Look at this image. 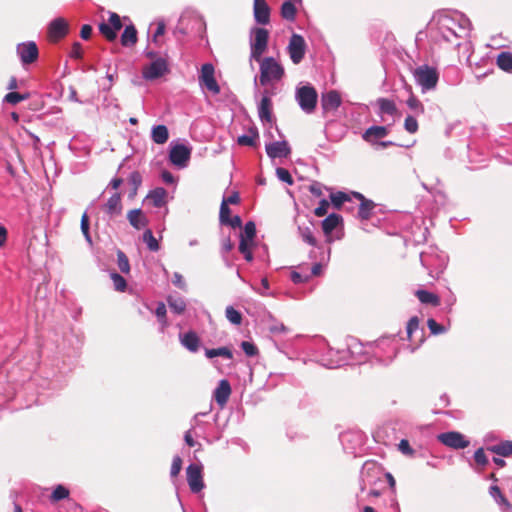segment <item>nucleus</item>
I'll return each mask as SVG.
<instances>
[{
	"instance_id": "11",
	"label": "nucleus",
	"mask_w": 512,
	"mask_h": 512,
	"mask_svg": "<svg viewBox=\"0 0 512 512\" xmlns=\"http://www.w3.org/2000/svg\"><path fill=\"white\" fill-rule=\"evenodd\" d=\"M17 54L19 55L22 64L28 65L34 63L38 59L39 51L35 42L28 41L18 44Z\"/></svg>"
},
{
	"instance_id": "55",
	"label": "nucleus",
	"mask_w": 512,
	"mask_h": 512,
	"mask_svg": "<svg viewBox=\"0 0 512 512\" xmlns=\"http://www.w3.org/2000/svg\"><path fill=\"white\" fill-rule=\"evenodd\" d=\"M182 469V459L180 456H175L172 461L170 475L171 477H177Z\"/></svg>"
},
{
	"instance_id": "29",
	"label": "nucleus",
	"mask_w": 512,
	"mask_h": 512,
	"mask_svg": "<svg viewBox=\"0 0 512 512\" xmlns=\"http://www.w3.org/2000/svg\"><path fill=\"white\" fill-rule=\"evenodd\" d=\"M497 66L505 71V72H511L512 71V53L508 51H503L500 54H498L496 59Z\"/></svg>"
},
{
	"instance_id": "60",
	"label": "nucleus",
	"mask_w": 512,
	"mask_h": 512,
	"mask_svg": "<svg viewBox=\"0 0 512 512\" xmlns=\"http://www.w3.org/2000/svg\"><path fill=\"white\" fill-rule=\"evenodd\" d=\"M172 283L178 287L179 289H182V290H185L186 289V283L184 281V278L183 276L178 273V272H175L173 274V278H172Z\"/></svg>"
},
{
	"instance_id": "25",
	"label": "nucleus",
	"mask_w": 512,
	"mask_h": 512,
	"mask_svg": "<svg viewBox=\"0 0 512 512\" xmlns=\"http://www.w3.org/2000/svg\"><path fill=\"white\" fill-rule=\"evenodd\" d=\"M137 30L133 24L127 25L121 35V44L125 47L133 46L137 43Z\"/></svg>"
},
{
	"instance_id": "26",
	"label": "nucleus",
	"mask_w": 512,
	"mask_h": 512,
	"mask_svg": "<svg viewBox=\"0 0 512 512\" xmlns=\"http://www.w3.org/2000/svg\"><path fill=\"white\" fill-rule=\"evenodd\" d=\"M151 138L156 144H164L169 139V131L165 125H157L152 128Z\"/></svg>"
},
{
	"instance_id": "2",
	"label": "nucleus",
	"mask_w": 512,
	"mask_h": 512,
	"mask_svg": "<svg viewBox=\"0 0 512 512\" xmlns=\"http://www.w3.org/2000/svg\"><path fill=\"white\" fill-rule=\"evenodd\" d=\"M296 101L300 108L307 114L315 111L318 101L316 89L311 85L298 87L295 94Z\"/></svg>"
},
{
	"instance_id": "48",
	"label": "nucleus",
	"mask_w": 512,
	"mask_h": 512,
	"mask_svg": "<svg viewBox=\"0 0 512 512\" xmlns=\"http://www.w3.org/2000/svg\"><path fill=\"white\" fill-rule=\"evenodd\" d=\"M300 234H301L303 241L306 242L307 244H309L311 246L317 245V240L314 237L310 228L306 227V228L300 229Z\"/></svg>"
},
{
	"instance_id": "16",
	"label": "nucleus",
	"mask_w": 512,
	"mask_h": 512,
	"mask_svg": "<svg viewBox=\"0 0 512 512\" xmlns=\"http://www.w3.org/2000/svg\"><path fill=\"white\" fill-rule=\"evenodd\" d=\"M266 153L270 158L287 157L291 149L286 141H276L266 145Z\"/></svg>"
},
{
	"instance_id": "9",
	"label": "nucleus",
	"mask_w": 512,
	"mask_h": 512,
	"mask_svg": "<svg viewBox=\"0 0 512 512\" xmlns=\"http://www.w3.org/2000/svg\"><path fill=\"white\" fill-rule=\"evenodd\" d=\"M187 482L193 493H198L204 488L202 466L190 464L186 469Z\"/></svg>"
},
{
	"instance_id": "42",
	"label": "nucleus",
	"mask_w": 512,
	"mask_h": 512,
	"mask_svg": "<svg viewBox=\"0 0 512 512\" xmlns=\"http://www.w3.org/2000/svg\"><path fill=\"white\" fill-rule=\"evenodd\" d=\"M117 263H118V267L122 273L127 274L130 272V264H129L128 257L121 250L117 251Z\"/></svg>"
},
{
	"instance_id": "47",
	"label": "nucleus",
	"mask_w": 512,
	"mask_h": 512,
	"mask_svg": "<svg viewBox=\"0 0 512 512\" xmlns=\"http://www.w3.org/2000/svg\"><path fill=\"white\" fill-rule=\"evenodd\" d=\"M111 279H112L114 287L117 291L123 292L126 289V287H127L126 280L120 274L112 273Z\"/></svg>"
},
{
	"instance_id": "14",
	"label": "nucleus",
	"mask_w": 512,
	"mask_h": 512,
	"mask_svg": "<svg viewBox=\"0 0 512 512\" xmlns=\"http://www.w3.org/2000/svg\"><path fill=\"white\" fill-rule=\"evenodd\" d=\"M341 96L336 90H330L321 96V107L324 113L336 111L341 105Z\"/></svg>"
},
{
	"instance_id": "39",
	"label": "nucleus",
	"mask_w": 512,
	"mask_h": 512,
	"mask_svg": "<svg viewBox=\"0 0 512 512\" xmlns=\"http://www.w3.org/2000/svg\"><path fill=\"white\" fill-rule=\"evenodd\" d=\"M256 237V226L253 221H249L245 224L243 232L240 234V238H244L246 240H250V242H254Z\"/></svg>"
},
{
	"instance_id": "4",
	"label": "nucleus",
	"mask_w": 512,
	"mask_h": 512,
	"mask_svg": "<svg viewBox=\"0 0 512 512\" xmlns=\"http://www.w3.org/2000/svg\"><path fill=\"white\" fill-rule=\"evenodd\" d=\"M253 40L251 42V58L260 61L268 47L269 32L265 28H254Z\"/></svg>"
},
{
	"instance_id": "64",
	"label": "nucleus",
	"mask_w": 512,
	"mask_h": 512,
	"mask_svg": "<svg viewBox=\"0 0 512 512\" xmlns=\"http://www.w3.org/2000/svg\"><path fill=\"white\" fill-rule=\"evenodd\" d=\"M92 34V27L88 24H85L81 27L80 36L84 40H88Z\"/></svg>"
},
{
	"instance_id": "49",
	"label": "nucleus",
	"mask_w": 512,
	"mask_h": 512,
	"mask_svg": "<svg viewBox=\"0 0 512 512\" xmlns=\"http://www.w3.org/2000/svg\"><path fill=\"white\" fill-rule=\"evenodd\" d=\"M276 175L279 178V180L287 183L288 185H292L294 183V180L290 174V172L282 167H279L276 169Z\"/></svg>"
},
{
	"instance_id": "41",
	"label": "nucleus",
	"mask_w": 512,
	"mask_h": 512,
	"mask_svg": "<svg viewBox=\"0 0 512 512\" xmlns=\"http://www.w3.org/2000/svg\"><path fill=\"white\" fill-rule=\"evenodd\" d=\"M330 199H331V202H332L333 206L336 209H340L344 202L350 200V197H349L348 194L339 191V192H336V193H332L330 195Z\"/></svg>"
},
{
	"instance_id": "57",
	"label": "nucleus",
	"mask_w": 512,
	"mask_h": 512,
	"mask_svg": "<svg viewBox=\"0 0 512 512\" xmlns=\"http://www.w3.org/2000/svg\"><path fill=\"white\" fill-rule=\"evenodd\" d=\"M407 105L412 110L419 111L420 113L424 112V107L422 103L414 95H411L408 98Z\"/></svg>"
},
{
	"instance_id": "40",
	"label": "nucleus",
	"mask_w": 512,
	"mask_h": 512,
	"mask_svg": "<svg viewBox=\"0 0 512 512\" xmlns=\"http://www.w3.org/2000/svg\"><path fill=\"white\" fill-rule=\"evenodd\" d=\"M29 98V94L26 93V94H20L18 92H9L8 94L5 95L4 97V101L6 103H9L11 105H16L18 103H20L21 101H24L26 99Z\"/></svg>"
},
{
	"instance_id": "30",
	"label": "nucleus",
	"mask_w": 512,
	"mask_h": 512,
	"mask_svg": "<svg viewBox=\"0 0 512 512\" xmlns=\"http://www.w3.org/2000/svg\"><path fill=\"white\" fill-rule=\"evenodd\" d=\"M259 134L256 128H251L249 130V134L241 135L237 139V143L241 146H255L256 140L258 139Z\"/></svg>"
},
{
	"instance_id": "46",
	"label": "nucleus",
	"mask_w": 512,
	"mask_h": 512,
	"mask_svg": "<svg viewBox=\"0 0 512 512\" xmlns=\"http://www.w3.org/2000/svg\"><path fill=\"white\" fill-rule=\"evenodd\" d=\"M404 128L410 134L416 133L419 128L416 118L410 115L407 116L404 121Z\"/></svg>"
},
{
	"instance_id": "35",
	"label": "nucleus",
	"mask_w": 512,
	"mask_h": 512,
	"mask_svg": "<svg viewBox=\"0 0 512 512\" xmlns=\"http://www.w3.org/2000/svg\"><path fill=\"white\" fill-rule=\"evenodd\" d=\"M377 102L382 113L389 115H394L397 113V107L392 100L387 98H380Z\"/></svg>"
},
{
	"instance_id": "6",
	"label": "nucleus",
	"mask_w": 512,
	"mask_h": 512,
	"mask_svg": "<svg viewBox=\"0 0 512 512\" xmlns=\"http://www.w3.org/2000/svg\"><path fill=\"white\" fill-rule=\"evenodd\" d=\"M287 50L291 61L294 64H299L303 60L306 52V43L304 38L299 34H292Z\"/></svg>"
},
{
	"instance_id": "50",
	"label": "nucleus",
	"mask_w": 512,
	"mask_h": 512,
	"mask_svg": "<svg viewBox=\"0 0 512 512\" xmlns=\"http://www.w3.org/2000/svg\"><path fill=\"white\" fill-rule=\"evenodd\" d=\"M427 326L433 335H439L445 332V327L437 323L433 318L427 320Z\"/></svg>"
},
{
	"instance_id": "13",
	"label": "nucleus",
	"mask_w": 512,
	"mask_h": 512,
	"mask_svg": "<svg viewBox=\"0 0 512 512\" xmlns=\"http://www.w3.org/2000/svg\"><path fill=\"white\" fill-rule=\"evenodd\" d=\"M190 157L191 149L183 144H177L172 147L169 154L170 162L180 168H183L187 165Z\"/></svg>"
},
{
	"instance_id": "21",
	"label": "nucleus",
	"mask_w": 512,
	"mask_h": 512,
	"mask_svg": "<svg viewBox=\"0 0 512 512\" xmlns=\"http://www.w3.org/2000/svg\"><path fill=\"white\" fill-rule=\"evenodd\" d=\"M388 135V129L385 126H371L362 135L366 142H374L376 139L384 138Z\"/></svg>"
},
{
	"instance_id": "28",
	"label": "nucleus",
	"mask_w": 512,
	"mask_h": 512,
	"mask_svg": "<svg viewBox=\"0 0 512 512\" xmlns=\"http://www.w3.org/2000/svg\"><path fill=\"white\" fill-rule=\"evenodd\" d=\"M167 191L164 188H156L148 195V199L152 202L154 207L160 208L165 205Z\"/></svg>"
},
{
	"instance_id": "15",
	"label": "nucleus",
	"mask_w": 512,
	"mask_h": 512,
	"mask_svg": "<svg viewBox=\"0 0 512 512\" xmlns=\"http://www.w3.org/2000/svg\"><path fill=\"white\" fill-rule=\"evenodd\" d=\"M253 10L257 23L266 25L270 22V8L266 0H254Z\"/></svg>"
},
{
	"instance_id": "44",
	"label": "nucleus",
	"mask_w": 512,
	"mask_h": 512,
	"mask_svg": "<svg viewBox=\"0 0 512 512\" xmlns=\"http://www.w3.org/2000/svg\"><path fill=\"white\" fill-rule=\"evenodd\" d=\"M68 496H69V490L62 485H58L51 494V500L56 502V501L65 499Z\"/></svg>"
},
{
	"instance_id": "5",
	"label": "nucleus",
	"mask_w": 512,
	"mask_h": 512,
	"mask_svg": "<svg viewBox=\"0 0 512 512\" xmlns=\"http://www.w3.org/2000/svg\"><path fill=\"white\" fill-rule=\"evenodd\" d=\"M122 27L120 16L115 12H110L108 21L99 24V31L107 41L112 42L117 38V33Z\"/></svg>"
},
{
	"instance_id": "56",
	"label": "nucleus",
	"mask_w": 512,
	"mask_h": 512,
	"mask_svg": "<svg viewBox=\"0 0 512 512\" xmlns=\"http://www.w3.org/2000/svg\"><path fill=\"white\" fill-rule=\"evenodd\" d=\"M399 451L407 456H413L415 454L414 449L411 448L409 441L406 439H402L398 444Z\"/></svg>"
},
{
	"instance_id": "12",
	"label": "nucleus",
	"mask_w": 512,
	"mask_h": 512,
	"mask_svg": "<svg viewBox=\"0 0 512 512\" xmlns=\"http://www.w3.org/2000/svg\"><path fill=\"white\" fill-rule=\"evenodd\" d=\"M68 32V22L62 17L54 19L48 26V38L51 42H58L64 38Z\"/></svg>"
},
{
	"instance_id": "18",
	"label": "nucleus",
	"mask_w": 512,
	"mask_h": 512,
	"mask_svg": "<svg viewBox=\"0 0 512 512\" xmlns=\"http://www.w3.org/2000/svg\"><path fill=\"white\" fill-rule=\"evenodd\" d=\"M127 219L131 226L140 230L147 226L148 220L141 209H132L127 213Z\"/></svg>"
},
{
	"instance_id": "17",
	"label": "nucleus",
	"mask_w": 512,
	"mask_h": 512,
	"mask_svg": "<svg viewBox=\"0 0 512 512\" xmlns=\"http://www.w3.org/2000/svg\"><path fill=\"white\" fill-rule=\"evenodd\" d=\"M231 395V386L228 380L223 379L219 382L214 391V399L216 403L222 408L227 403Z\"/></svg>"
},
{
	"instance_id": "43",
	"label": "nucleus",
	"mask_w": 512,
	"mask_h": 512,
	"mask_svg": "<svg viewBox=\"0 0 512 512\" xmlns=\"http://www.w3.org/2000/svg\"><path fill=\"white\" fill-rule=\"evenodd\" d=\"M128 182L132 186L131 196H134L142 183L141 174L138 171L132 172L128 178Z\"/></svg>"
},
{
	"instance_id": "24",
	"label": "nucleus",
	"mask_w": 512,
	"mask_h": 512,
	"mask_svg": "<svg viewBox=\"0 0 512 512\" xmlns=\"http://www.w3.org/2000/svg\"><path fill=\"white\" fill-rule=\"evenodd\" d=\"M415 295L422 304L431 305L433 307L440 305V298L435 293L429 292L427 290H417Z\"/></svg>"
},
{
	"instance_id": "36",
	"label": "nucleus",
	"mask_w": 512,
	"mask_h": 512,
	"mask_svg": "<svg viewBox=\"0 0 512 512\" xmlns=\"http://www.w3.org/2000/svg\"><path fill=\"white\" fill-rule=\"evenodd\" d=\"M143 241L146 243V245L150 251L156 252L160 248L157 239L154 237V235L150 229H147L143 233Z\"/></svg>"
},
{
	"instance_id": "52",
	"label": "nucleus",
	"mask_w": 512,
	"mask_h": 512,
	"mask_svg": "<svg viewBox=\"0 0 512 512\" xmlns=\"http://www.w3.org/2000/svg\"><path fill=\"white\" fill-rule=\"evenodd\" d=\"M241 348L243 349L244 353L249 357H254L258 354V348L252 343L248 341H243L241 343Z\"/></svg>"
},
{
	"instance_id": "19",
	"label": "nucleus",
	"mask_w": 512,
	"mask_h": 512,
	"mask_svg": "<svg viewBox=\"0 0 512 512\" xmlns=\"http://www.w3.org/2000/svg\"><path fill=\"white\" fill-rule=\"evenodd\" d=\"M105 212L110 217H115L121 214L122 212V203H121V195L116 192L113 194L105 204Z\"/></svg>"
},
{
	"instance_id": "27",
	"label": "nucleus",
	"mask_w": 512,
	"mask_h": 512,
	"mask_svg": "<svg viewBox=\"0 0 512 512\" xmlns=\"http://www.w3.org/2000/svg\"><path fill=\"white\" fill-rule=\"evenodd\" d=\"M490 494L495 498L496 502L503 508V511L508 512L512 510V504L508 501V499L502 494L500 488L498 486L490 487Z\"/></svg>"
},
{
	"instance_id": "20",
	"label": "nucleus",
	"mask_w": 512,
	"mask_h": 512,
	"mask_svg": "<svg viewBox=\"0 0 512 512\" xmlns=\"http://www.w3.org/2000/svg\"><path fill=\"white\" fill-rule=\"evenodd\" d=\"M180 342L190 352H197L200 346V338L194 331H189L181 335Z\"/></svg>"
},
{
	"instance_id": "51",
	"label": "nucleus",
	"mask_w": 512,
	"mask_h": 512,
	"mask_svg": "<svg viewBox=\"0 0 512 512\" xmlns=\"http://www.w3.org/2000/svg\"><path fill=\"white\" fill-rule=\"evenodd\" d=\"M419 328V319L418 317L414 316L412 318L409 319L408 323H407V339L409 341H412V334L414 331L418 330Z\"/></svg>"
},
{
	"instance_id": "34",
	"label": "nucleus",
	"mask_w": 512,
	"mask_h": 512,
	"mask_svg": "<svg viewBox=\"0 0 512 512\" xmlns=\"http://www.w3.org/2000/svg\"><path fill=\"white\" fill-rule=\"evenodd\" d=\"M489 450L497 455L508 457L512 454V442L506 441L498 445H494L490 447Z\"/></svg>"
},
{
	"instance_id": "31",
	"label": "nucleus",
	"mask_w": 512,
	"mask_h": 512,
	"mask_svg": "<svg viewBox=\"0 0 512 512\" xmlns=\"http://www.w3.org/2000/svg\"><path fill=\"white\" fill-rule=\"evenodd\" d=\"M168 305L170 309L176 314H183L186 310V302L181 297H173L169 296L167 298Z\"/></svg>"
},
{
	"instance_id": "63",
	"label": "nucleus",
	"mask_w": 512,
	"mask_h": 512,
	"mask_svg": "<svg viewBox=\"0 0 512 512\" xmlns=\"http://www.w3.org/2000/svg\"><path fill=\"white\" fill-rule=\"evenodd\" d=\"M253 244H254V242H250V240L240 238L239 251L247 252V251L251 250V247L253 246Z\"/></svg>"
},
{
	"instance_id": "45",
	"label": "nucleus",
	"mask_w": 512,
	"mask_h": 512,
	"mask_svg": "<svg viewBox=\"0 0 512 512\" xmlns=\"http://www.w3.org/2000/svg\"><path fill=\"white\" fill-rule=\"evenodd\" d=\"M81 231L87 242L91 244L92 240L89 233V217L86 212H84L81 216Z\"/></svg>"
},
{
	"instance_id": "38",
	"label": "nucleus",
	"mask_w": 512,
	"mask_h": 512,
	"mask_svg": "<svg viewBox=\"0 0 512 512\" xmlns=\"http://www.w3.org/2000/svg\"><path fill=\"white\" fill-rule=\"evenodd\" d=\"M205 354L208 358L222 356V357L231 359L233 356L231 350L227 347H220V348H216V349H206Z\"/></svg>"
},
{
	"instance_id": "32",
	"label": "nucleus",
	"mask_w": 512,
	"mask_h": 512,
	"mask_svg": "<svg viewBox=\"0 0 512 512\" xmlns=\"http://www.w3.org/2000/svg\"><path fill=\"white\" fill-rule=\"evenodd\" d=\"M375 207V203L372 200L366 199L360 203L358 216L362 220H368L371 216L372 210Z\"/></svg>"
},
{
	"instance_id": "54",
	"label": "nucleus",
	"mask_w": 512,
	"mask_h": 512,
	"mask_svg": "<svg viewBox=\"0 0 512 512\" xmlns=\"http://www.w3.org/2000/svg\"><path fill=\"white\" fill-rule=\"evenodd\" d=\"M474 460L477 465L484 467L488 464V459L485 455L484 449L479 448L474 453Z\"/></svg>"
},
{
	"instance_id": "23",
	"label": "nucleus",
	"mask_w": 512,
	"mask_h": 512,
	"mask_svg": "<svg viewBox=\"0 0 512 512\" xmlns=\"http://www.w3.org/2000/svg\"><path fill=\"white\" fill-rule=\"evenodd\" d=\"M343 221L342 216L339 214L332 213L328 215L323 221H322V229L324 234L329 237L332 231Z\"/></svg>"
},
{
	"instance_id": "61",
	"label": "nucleus",
	"mask_w": 512,
	"mask_h": 512,
	"mask_svg": "<svg viewBox=\"0 0 512 512\" xmlns=\"http://www.w3.org/2000/svg\"><path fill=\"white\" fill-rule=\"evenodd\" d=\"M70 56L76 59H80L83 57L82 45L79 42L73 43Z\"/></svg>"
},
{
	"instance_id": "53",
	"label": "nucleus",
	"mask_w": 512,
	"mask_h": 512,
	"mask_svg": "<svg viewBox=\"0 0 512 512\" xmlns=\"http://www.w3.org/2000/svg\"><path fill=\"white\" fill-rule=\"evenodd\" d=\"M231 218V210L226 203H221L220 206V213H219V220L221 224H226L227 221Z\"/></svg>"
},
{
	"instance_id": "7",
	"label": "nucleus",
	"mask_w": 512,
	"mask_h": 512,
	"mask_svg": "<svg viewBox=\"0 0 512 512\" xmlns=\"http://www.w3.org/2000/svg\"><path fill=\"white\" fill-rule=\"evenodd\" d=\"M437 439L443 445L452 449H464L470 445V441L463 434L457 431L441 433Z\"/></svg>"
},
{
	"instance_id": "1",
	"label": "nucleus",
	"mask_w": 512,
	"mask_h": 512,
	"mask_svg": "<svg viewBox=\"0 0 512 512\" xmlns=\"http://www.w3.org/2000/svg\"><path fill=\"white\" fill-rule=\"evenodd\" d=\"M260 62V83L265 86L271 81H279L285 74L283 66L273 57L261 58Z\"/></svg>"
},
{
	"instance_id": "33",
	"label": "nucleus",
	"mask_w": 512,
	"mask_h": 512,
	"mask_svg": "<svg viewBox=\"0 0 512 512\" xmlns=\"http://www.w3.org/2000/svg\"><path fill=\"white\" fill-rule=\"evenodd\" d=\"M296 12V6L291 1H285L281 6V16L288 21H293L295 19Z\"/></svg>"
},
{
	"instance_id": "58",
	"label": "nucleus",
	"mask_w": 512,
	"mask_h": 512,
	"mask_svg": "<svg viewBox=\"0 0 512 512\" xmlns=\"http://www.w3.org/2000/svg\"><path fill=\"white\" fill-rule=\"evenodd\" d=\"M166 306L164 303L160 302L158 303L157 305V308L155 310V314L157 316V318L159 319V321L163 324V325H166L167 322H166Z\"/></svg>"
},
{
	"instance_id": "22",
	"label": "nucleus",
	"mask_w": 512,
	"mask_h": 512,
	"mask_svg": "<svg viewBox=\"0 0 512 512\" xmlns=\"http://www.w3.org/2000/svg\"><path fill=\"white\" fill-rule=\"evenodd\" d=\"M258 112L261 121H265L268 123L272 122V101L268 96H264L261 99Z\"/></svg>"
},
{
	"instance_id": "8",
	"label": "nucleus",
	"mask_w": 512,
	"mask_h": 512,
	"mask_svg": "<svg viewBox=\"0 0 512 512\" xmlns=\"http://www.w3.org/2000/svg\"><path fill=\"white\" fill-rule=\"evenodd\" d=\"M214 73L215 69L211 63L202 65L199 82L201 85L205 86L207 90L217 95L220 93V86L215 79Z\"/></svg>"
},
{
	"instance_id": "10",
	"label": "nucleus",
	"mask_w": 512,
	"mask_h": 512,
	"mask_svg": "<svg viewBox=\"0 0 512 512\" xmlns=\"http://www.w3.org/2000/svg\"><path fill=\"white\" fill-rule=\"evenodd\" d=\"M168 71L167 61L164 58H156L152 63L143 68L142 75L146 80H154L165 75Z\"/></svg>"
},
{
	"instance_id": "3",
	"label": "nucleus",
	"mask_w": 512,
	"mask_h": 512,
	"mask_svg": "<svg viewBox=\"0 0 512 512\" xmlns=\"http://www.w3.org/2000/svg\"><path fill=\"white\" fill-rule=\"evenodd\" d=\"M413 76L423 91L434 89L439 79L437 69L429 65L417 67L413 72Z\"/></svg>"
},
{
	"instance_id": "59",
	"label": "nucleus",
	"mask_w": 512,
	"mask_h": 512,
	"mask_svg": "<svg viewBox=\"0 0 512 512\" xmlns=\"http://www.w3.org/2000/svg\"><path fill=\"white\" fill-rule=\"evenodd\" d=\"M328 208H329V202L326 199H322L319 202L318 207L314 210V214L317 217H322L327 214Z\"/></svg>"
},
{
	"instance_id": "37",
	"label": "nucleus",
	"mask_w": 512,
	"mask_h": 512,
	"mask_svg": "<svg viewBox=\"0 0 512 512\" xmlns=\"http://www.w3.org/2000/svg\"><path fill=\"white\" fill-rule=\"evenodd\" d=\"M226 318L229 322L234 325H241L242 323V314L236 310L233 306L226 307L225 310Z\"/></svg>"
},
{
	"instance_id": "62",
	"label": "nucleus",
	"mask_w": 512,
	"mask_h": 512,
	"mask_svg": "<svg viewBox=\"0 0 512 512\" xmlns=\"http://www.w3.org/2000/svg\"><path fill=\"white\" fill-rule=\"evenodd\" d=\"M222 203H226V205L229 204H239L240 203V196L238 192H233L229 197L224 198L222 200Z\"/></svg>"
}]
</instances>
